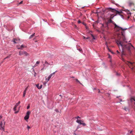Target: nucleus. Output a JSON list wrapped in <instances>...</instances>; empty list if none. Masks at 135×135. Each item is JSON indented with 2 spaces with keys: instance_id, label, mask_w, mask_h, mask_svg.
Here are the masks:
<instances>
[{
  "instance_id": "f257e3e1",
  "label": "nucleus",
  "mask_w": 135,
  "mask_h": 135,
  "mask_svg": "<svg viewBox=\"0 0 135 135\" xmlns=\"http://www.w3.org/2000/svg\"><path fill=\"white\" fill-rule=\"evenodd\" d=\"M114 25V28L115 30L117 32H120L117 33L118 35V39L116 41V42L118 46L119 49L120 47L122 50V56L123 55H126L125 50H127L128 51L129 54L131 53V47H133L135 50V48L131 44V43L126 44L125 43L127 42L126 41L125 38L124 33V31L126 30L127 28H123L117 25L115 23H113Z\"/></svg>"
},
{
  "instance_id": "f03ea898",
  "label": "nucleus",
  "mask_w": 135,
  "mask_h": 135,
  "mask_svg": "<svg viewBox=\"0 0 135 135\" xmlns=\"http://www.w3.org/2000/svg\"><path fill=\"white\" fill-rule=\"evenodd\" d=\"M106 9H108V10H110V11L114 12H115L116 13V14H118L119 15H120L121 13V12H119L118 11H117L115 9H113L111 7H109V8H106ZM120 15L121 16H122L123 15Z\"/></svg>"
},
{
  "instance_id": "7ed1b4c3",
  "label": "nucleus",
  "mask_w": 135,
  "mask_h": 135,
  "mask_svg": "<svg viewBox=\"0 0 135 135\" xmlns=\"http://www.w3.org/2000/svg\"><path fill=\"white\" fill-rule=\"evenodd\" d=\"M128 3L130 7H131L132 6L134 7V3L133 0H128Z\"/></svg>"
},
{
  "instance_id": "20e7f679",
  "label": "nucleus",
  "mask_w": 135,
  "mask_h": 135,
  "mask_svg": "<svg viewBox=\"0 0 135 135\" xmlns=\"http://www.w3.org/2000/svg\"><path fill=\"white\" fill-rule=\"evenodd\" d=\"M125 63L126 64L128 65L130 68H131V66H135V65L134 64V63H132L127 61H126Z\"/></svg>"
},
{
  "instance_id": "39448f33",
  "label": "nucleus",
  "mask_w": 135,
  "mask_h": 135,
  "mask_svg": "<svg viewBox=\"0 0 135 135\" xmlns=\"http://www.w3.org/2000/svg\"><path fill=\"white\" fill-rule=\"evenodd\" d=\"M5 122H4V124H3V122L2 121H1L0 122V129L1 130H3V131H4V125L5 124Z\"/></svg>"
},
{
  "instance_id": "423d86ee",
  "label": "nucleus",
  "mask_w": 135,
  "mask_h": 135,
  "mask_svg": "<svg viewBox=\"0 0 135 135\" xmlns=\"http://www.w3.org/2000/svg\"><path fill=\"white\" fill-rule=\"evenodd\" d=\"M31 112L30 111H28L26 113V115L24 117V119L27 120L29 118V115L30 113Z\"/></svg>"
},
{
  "instance_id": "0eeeda50",
  "label": "nucleus",
  "mask_w": 135,
  "mask_h": 135,
  "mask_svg": "<svg viewBox=\"0 0 135 135\" xmlns=\"http://www.w3.org/2000/svg\"><path fill=\"white\" fill-rule=\"evenodd\" d=\"M76 122L77 123L80 124L82 125L83 126H86V124L85 123L83 122V121L77 119L76 120Z\"/></svg>"
},
{
  "instance_id": "6e6552de",
  "label": "nucleus",
  "mask_w": 135,
  "mask_h": 135,
  "mask_svg": "<svg viewBox=\"0 0 135 135\" xmlns=\"http://www.w3.org/2000/svg\"><path fill=\"white\" fill-rule=\"evenodd\" d=\"M19 55H25V56H27L28 55V54L26 51H20L19 52Z\"/></svg>"
},
{
  "instance_id": "1a4fd4ad",
  "label": "nucleus",
  "mask_w": 135,
  "mask_h": 135,
  "mask_svg": "<svg viewBox=\"0 0 135 135\" xmlns=\"http://www.w3.org/2000/svg\"><path fill=\"white\" fill-rule=\"evenodd\" d=\"M13 42H14V43L16 44V43H19L20 42V39H17V38H13Z\"/></svg>"
},
{
  "instance_id": "9d476101",
  "label": "nucleus",
  "mask_w": 135,
  "mask_h": 135,
  "mask_svg": "<svg viewBox=\"0 0 135 135\" xmlns=\"http://www.w3.org/2000/svg\"><path fill=\"white\" fill-rule=\"evenodd\" d=\"M55 72H54L53 73L51 74L48 77L47 81H48L50 79V78H51V76H52V75H53L55 74Z\"/></svg>"
},
{
  "instance_id": "9b49d317",
  "label": "nucleus",
  "mask_w": 135,
  "mask_h": 135,
  "mask_svg": "<svg viewBox=\"0 0 135 135\" xmlns=\"http://www.w3.org/2000/svg\"><path fill=\"white\" fill-rule=\"evenodd\" d=\"M28 87V86L27 87V88H25V90H24V91L23 92V97H25V96L26 95V91L27 90V89Z\"/></svg>"
},
{
  "instance_id": "f8f14e48",
  "label": "nucleus",
  "mask_w": 135,
  "mask_h": 135,
  "mask_svg": "<svg viewBox=\"0 0 135 135\" xmlns=\"http://www.w3.org/2000/svg\"><path fill=\"white\" fill-rule=\"evenodd\" d=\"M17 48L18 49H22L23 48L26 47L23 46V45H21L20 47H18L17 46Z\"/></svg>"
},
{
  "instance_id": "ddd939ff",
  "label": "nucleus",
  "mask_w": 135,
  "mask_h": 135,
  "mask_svg": "<svg viewBox=\"0 0 135 135\" xmlns=\"http://www.w3.org/2000/svg\"><path fill=\"white\" fill-rule=\"evenodd\" d=\"M35 33H34L32 35H31L29 37V39H31V38H33V37L35 36Z\"/></svg>"
},
{
  "instance_id": "4468645a",
  "label": "nucleus",
  "mask_w": 135,
  "mask_h": 135,
  "mask_svg": "<svg viewBox=\"0 0 135 135\" xmlns=\"http://www.w3.org/2000/svg\"><path fill=\"white\" fill-rule=\"evenodd\" d=\"M130 101L131 102H133V101H135V99L134 98H132L130 99Z\"/></svg>"
},
{
  "instance_id": "2eb2a0df",
  "label": "nucleus",
  "mask_w": 135,
  "mask_h": 135,
  "mask_svg": "<svg viewBox=\"0 0 135 135\" xmlns=\"http://www.w3.org/2000/svg\"><path fill=\"white\" fill-rule=\"evenodd\" d=\"M132 107L133 108H134V109L135 110V103H133L132 104Z\"/></svg>"
},
{
  "instance_id": "dca6fc26",
  "label": "nucleus",
  "mask_w": 135,
  "mask_h": 135,
  "mask_svg": "<svg viewBox=\"0 0 135 135\" xmlns=\"http://www.w3.org/2000/svg\"><path fill=\"white\" fill-rule=\"evenodd\" d=\"M123 108V109H124V110H125L126 111H129V109H128V108H127L126 107H124V108Z\"/></svg>"
},
{
  "instance_id": "f3484780",
  "label": "nucleus",
  "mask_w": 135,
  "mask_h": 135,
  "mask_svg": "<svg viewBox=\"0 0 135 135\" xmlns=\"http://www.w3.org/2000/svg\"><path fill=\"white\" fill-rule=\"evenodd\" d=\"M40 61H37L36 63V64H35V66H37V64H40Z\"/></svg>"
},
{
  "instance_id": "a211bd4d",
  "label": "nucleus",
  "mask_w": 135,
  "mask_h": 135,
  "mask_svg": "<svg viewBox=\"0 0 135 135\" xmlns=\"http://www.w3.org/2000/svg\"><path fill=\"white\" fill-rule=\"evenodd\" d=\"M113 21L111 20V19H110L108 20V22L109 23H113Z\"/></svg>"
},
{
  "instance_id": "6ab92c4d",
  "label": "nucleus",
  "mask_w": 135,
  "mask_h": 135,
  "mask_svg": "<svg viewBox=\"0 0 135 135\" xmlns=\"http://www.w3.org/2000/svg\"><path fill=\"white\" fill-rule=\"evenodd\" d=\"M17 106H16V105H15L13 108V110L14 111H16V108L17 107Z\"/></svg>"
},
{
  "instance_id": "aec40b11",
  "label": "nucleus",
  "mask_w": 135,
  "mask_h": 135,
  "mask_svg": "<svg viewBox=\"0 0 135 135\" xmlns=\"http://www.w3.org/2000/svg\"><path fill=\"white\" fill-rule=\"evenodd\" d=\"M20 103V101H19L18 103H17L15 105L16 106H17Z\"/></svg>"
},
{
  "instance_id": "412c9836",
  "label": "nucleus",
  "mask_w": 135,
  "mask_h": 135,
  "mask_svg": "<svg viewBox=\"0 0 135 135\" xmlns=\"http://www.w3.org/2000/svg\"><path fill=\"white\" fill-rule=\"evenodd\" d=\"M10 56H11V55H9L8 56H7V57H5L4 59V60L5 59H7V58H10Z\"/></svg>"
},
{
  "instance_id": "4be33fe9",
  "label": "nucleus",
  "mask_w": 135,
  "mask_h": 135,
  "mask_svg": "<svg viewBox=\"0 0 135 135\" xmlns=\"http://www.w3.org/2000/svg\"><path fill=\"white\" fill-rule=\"evenodd\" d=\"M36 86L37 87V88L38 89V88H39V84H37L36 85Z\"/></svg>"
},
{
  "instance_id": "5701e85b",
  "label": "nucleus",
  "mask_w": 135,
  "mask_h": 135,
  "mask_svg": "<svg viewBox=\"0 0 135 135\" xmlns=\"http://www.w3.org/2000/svg\"><path fill=\"white\" fill-rule=\"evenodd\" d=\"M91 35L92 37H93V39H95V37H94V36L92 34H91Z\"/></svg>"
},
{
  "instance_id": "b1692460",
  "label": "nucleus",
  "mask_w": 135,
  "mask_h": 135,
  "mask_svg": "<svg viewBox=\"0 0 135 135\" xmlns=\"http://www.w3.org/2000/svg\"><path fill=\"white\" fill-rule=\"evenodd\" d=\"M45 64H49L50 65V64L47 62V61H45Z\"/></svg>"
},
{
  "instance_id": "393cba45",
  "label": "nucleus",
  "mask_w": 135,
  "mask_h": 135,
  "mask_svg": "<svg viewBox=\"0 0 135 135\" xmlns=\"http://www.w3.org/2000/svg\"><path fill=\"white\" fill-rule=\"evenodd\" d=\"M42 85H40V86L39 87V88H38L39 89H41L42 88Z\"/></svg>"
},
{
  "instance_id": "a878e982",
  "label": "nucleus",
  "mask_w": 135,
  "mask_h": 135,
  "mask_svg": "<svg viewBox=\"0 0 135 135\" xmlns=\"http://www.w3.org/2000/svg\"><path fill=\"white\" fill-rule=\"evenodd\" d=\"M75 80H76V81L77 82H78V83H80V82L79 81V80L78 79H75Z\"/></svg>"
},
{
  "instance_id": "bb28decb",
  "label": "nucleus",
  "mask_w": 135,
  "mask_h": 135,
  "mask_svg": "<svg viewBox=\"0 0 135 135\" xmlns=\"http://www.w3.org/2000/svg\"><path fill=\"white\" fill-rule=\"evenodd\" d=\"M113 15H111V16H110V18L111 19L114 16H113Z\"/></svg>"
},
{
  "instance_id": "cd10ccee",
  "label": "nucleus",
  "mask_w": 135,
  "mask_h": 135,
  "mask_svg": "<svg viewBox=\"0 0 135 135\" xmlns=\"http://www.w3.org/2000/svg\"><path fill=\"white\" fill-rule=\"evenodd\" d=\"M78 23H81V21H80V20H79L78 21Z\"/></svg>"
},
{
  "instance_id": "c85d7f7f",
  "label": "nucleus",
  "mask_w": 135,
  "mask_h": 135,
  "mask_svg": "<svg viewBox=\"0 0 135 135\" xmlns=\"http://www.w3.org/2000/svg\"><path fill=\"white\" fill-rule=\"evenodd\" d=\"M75 118H76L78 119V118H80V117H79V116H78V117H76Z\"/></svg>"
},
{
  "instance_id": "c756f323",
  "label": "nucleus",
  "mask_w": 135,
  "mask_h": 135,
  "mask_svg": "<svg viewBox=\"0 0 135 135\" xmlns=\"http://www.w3.org/2000/svg\"><path fill=\"white\" fill-rule=\"evenodd\" d=\"M23 1H21L19 3V4H22V3H23Z\"/></svg>"
},
{
  "instance_id": "7c9ffc66",
  "label": "nucleus",
  "mask_w": 135,
  "mask_h": 135,
  "mask_svg": "<svg viewBox=\"0 0 135 135\" xmlns=\"http://www.w3.org/2000/svg\"><path fill=\"white\" fill-rule=\"evenodd\" d=\"M82 24H83V25H84L85 26H86V23H84V22H83V23H82Z\"/></svg>"
},
{
  "instance_id": "2f4dec72",
  "label": "nucleus",
  "mask_w": 135,
  "mask_h": 135,
  "mask_svg": "<svg viewBox=\"0 0 135 135\" xmlns=\"http://www.w3.org/2000/svg\"><path fill=\"white\" fill-rule=\"evenodd\" d=\"M55 110L57 112H59V110L57 109H55Z\"/></svg>"
},
{
  "instance_id": "473e14b6",
  "label": "nucleus",
  "mask_w": 135,
  "mask_h": 135,
  "mask_svg": "<svg viewBox=\"0 0 135 135\" xmlns=\"http://www.w3.org/2000/svg\"><path fill=\"white\" fill-rule=\"evenodd\" d=\"M27 128L28 129H28H30V127L29 126H27Z\"/></svg>"
},
{
  "instance_id": "72a5a7b5",
  "label": "nucleus",
  "mask_w": 135,
  "mask_h": 135,
  "mask_svg": "<svg viewBox=\"0 0 135 135\" xmlns=\"http://www.w3.org/2000/svg\"><path fill=\"white\" fill-rule=\"evenodd\" d=\"M30 107L29 105H28V106L27 107V109H28L30 108Z\"/></svg>"
},
{
  "instance_id": "f704fd0d",
  "label": "nucleus",
  "mask_w": 135,
  "mask_h": 135,
  "mask_svg": "<svg viewBox=\"0 0 135 135\" xmlns=\"http://www.w3.org/2000/svg\"><path fill=\"white\" fill-rule=\"evenodd\" d=\"M133 66V67H132V68L131 67V68H130L132 70H133L134 69V66Z\"/></svg>"
},
{
  "instance_id": "c9c22d12",
  "label": "nucleus",
  "mask_w": 135,
  "mask_h": 135,
  "mask_svg": "<svg viewBox=\"0 0 135 135\" xmlns=\"http://www.w3.org/2000/svg\"><path fill=\"white\" fill-rule=\"evenodd\" d=\"M127 13L128 14H129L130 15H131V13H130L129 12V11H128V12H127Z\"/></svg>"
},
{
  "instance_id": "e433bc0d",
  "label": "nucleus",
  "mask_w": 135,
  "mask_h": 135,
  "mask_svg": "<svg viewBox=\"0 0 135 135\" xmlns=\"http://www.w3.org/2000/svg\"><path fill=\"white\" fill-rule=\"evenodd\" d=\"M98 90H99V91H98V93H101V92L100 91V90H99V89H98Z\"/></svg>"
},
{
  "instance_id": "4c0bfd02",
  "label": "nucleus",
  "mask_w": 135,
  "mask_h": 135,
  "mask_svg": "<svg viewBox=\"0 0 135 135\" xmlns=\"http://www.w3.org/2000/svg\"><path fill=\"white\" fill-rule=\"evenodd\" d=\"M18 111H16V112H15V113H18Z\"/></svg>"
},
{
  "instance_id": "58836bf2",
  "label": "nucleus",
  "mask_w": 135,
  "mask_h": 135,
  "mask_svg": "<svg viewBox=\"0 0 135 135\" xmlns=\"http://www.w3.org/2000/svg\"><path fill=\"white\" fill-rule=\"evenodd\" d=\"M116 51H117V53H119V52L118 51V50H117Z\"/></svg>"
},
{
  "instance_id": "ea45409f",
  "label": "nucleus",
  "mask_w": 135,
  "mask_h": 135,
  "mask_svg": "<svg viewBox=\"0 0 135 135\" xmlns=\"http://www.w3.org/2000/svg\"><path fill=\"white\" fill-rule=\"evenodd\" d=\"M89 38L88 37H87L86 38V39H89Z\"/></svg>"
},
{
  "instance_id": "a19ab883",
  "label": "nucleus",
  "mask_w": 135,
  "mask_h": 135,
  "mask_svg": "<svg viewBox=\"0 0 135 135\" xmlns=\"http://www.w3.org/2000/svg\"><path fill=\"white\" fill-rule=\"evenodd\" d=\"M83 38H84V39H86V37H84V36H83Z\"/></svg>"
},
{
  "instance_id": "79ce46f5",
  "label": "nucleus",
  "mask_w": 135,
  "mask_h": 135,
  "mask_svg": "<svg viewBox=\"0 0 135 135\" xmlns=\"http://www.w3.org/2000/svg\"><path fill=\"white\" fill-rule=\"evenodd\" d=\"M44 69V68H42L41 69V70H43Z\"/></svg>"
},
{
  "instance_id": "37998d69",
  "label": "nucleus",
  "mask_w": 135,
  "mask_h": 135,
  "mask_svg": "<svg viewBox=\"0 0 135 135\" xmlns=\"http://www.w3.org/2000/svg\"><path fill=\"white\" fill-rule=\"evenodd\" d=\"M132 132V131H131L130 132V133H131Z\"/></svg>"
},
{
  "instance_id": "c03bdc74",
  "label": "nucleus",
  "mask_w": 135,
  "mask_h": 135,
  "mask_svg": "<svg viewBox=\"0 0 135 135\" xmlns=\"http://www.w3.org/2000/svg\"><path fill=\"white\" fill-rule=\"evenodd\" d=\"M35 74H36V73H35V74L34 75V76H36Z\"/></svg>"
},
{
  "instance_id": "a18cd8bd",
  "label": "nucleus",
  "mask_w": 135,
  "mask_h": 135,
  "mask_svg": "<svg viewBox=\"0 0 135 135\" xmlns=\"http://www.w3.org/2000/svg\"><path fill=\"white\" fill-rule=\"evenodd\" d=\"M79 128V127H78V126L77 127V129L78 128Z\"/></svg>"
},
{
  "instance_id": "49530a36",
  "label": "nucleus",
  "mask_w": 135,
  "mask_h": 135,
  "mask_svg": "<svg viewBox=\"0 0 135 135\" xmlns=\"http://www.w3.org/2000/svg\"><path fill=\"white\" fill-rule=\"evenodd\" d=\"M43 65L44 66V67L45 66V65L44 64Z\"/></svg>"
},
{
  "instance_id": "de8ad7c7",
  "label": "nucleus",
  "mask_w": 135,
  "mask_h": 135,
  "mask_svg": "<svg viewBox=\"0 0 135 135\" xmlns=\"http://www.w3.org/2000/svg\"><path fill=\"white\" fill-rule=\"evenodd\" d=\"M120 101H122V100H120Z\"/></svg>"
},
{
  "instance_id": "09e8293b",
  "label": "nucleus",
  "mask_w": 135,
  "mask_h": 135,
  "mask_svg": "<svg viewBox=\"0 0 135 135\" xmlns=\"http://www.w3.org/2000/svg\"><path fill=\"white\" fill-rule=\"evenodd\" d=\"M72 78H74V77H72Z\"/></svg>"
},
{
  "instance_id": "8fccbe9b",
  "label": "nucleus",
  "mask_w": 135,
  "mask_h": 135,
  "mask_svg": "<svg viewBox=\"0 0 135 135\" xmlns=\"http://www.w3.org/2000/svg\"><path fill=\"white\" fill-rule=\"evenodd\" d=\"M129 18V17H128V18Z\"/></svg>"
}]
</instances>
